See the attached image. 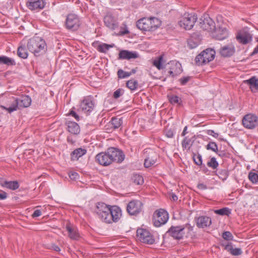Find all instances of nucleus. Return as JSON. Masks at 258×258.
Segmentation results:
<instances>
[{
	"label": "nucleus",
	"mask_w": 258,
	"mask_h": 258,
	"mask_svg": "<svg viewBox=\"0 0 258 258\" xmlns=\"http://www.w3.org/2000/svg\"><path fill=\"white\" fill-rule=\"evenodd\" d=\"M168 214L164 210L156 211L154 214L153 220L156 227H159L165 224L168 220Z\"/></svg>",
	"instance_id": "8"
},
{
	"label": "nucleus",
	"mask_w": 258,
	"mask_h": 258,
	"mask_svg": "<svg viewBox=\"0 0 258 258\" xmlns=\"http://www.w3.org/2000/svg\"><path fill=\"white\" fill-rule=\"evenodd\" d=\"M184 227L183 226H171L167 233L176 239H181L184 235Z\"/></svg>",
	"instance_id": "15"
},
{
	"label": "nucleus",
	"mask_w": 258,
	"mask_h": 258,
	"mask_svg": "<svg viewBox=\"0 0 258 258\" xmlns=\"http://www.w3.org/2000/svg\"><path fill=\"white\" fill-rule=\"evenodd\" d=\"M190 79V77H183L182 78H181L180 79V83L182 85H184L185 84H186V83L189 81Z\"/></svg>",
	"instance_id": "52"
},
{
	"label": "nucleus",
	"mask_w": 258,
	"mask_h": 258,
	"mask_svg": "<svg viewBox=\"0 0 258 258\" xmlns=\"http://www.w3.org/2000/svg\"><path fill=\"white\" fill-rule=\"evenodd\" d=\"M197 17L193 14H184L179 21V26L185 30H190L194 26Z\"/></svg>",
	"instance_id": "7"
},
{
	"label": "nucleus",
	"mask_w": 258,
	"mask_h": 258,
	"mask_svg": "<svg viewBox=\"0 0 258 258\" xmlns=\"http://www.w3.org/2000/svg\"><path fill=\"white\" fill-rule=\"evenodd\" d=\"M206 149L216 152L218 151V146L215 142H209L206 146Z\"/></svg>",
	"instance_id": "41"
},
{
	"label": "nucleus",
	"mask_w": 258,
	"mask_h": 258,
	"mask_svg": "<svg viewBox=\"0 0 258 258\" xmlns=\"http://www.w3.org/2000/svg\"><path fill=\"white\" fill-rule=\"evenodd\" d=\"M154 164L153 162H144V167L149 168Z\"/></svg>",
	"instance_id": "60"
},
{
	"label": "nucleus",
	"mask_w": 258,
	"mask_h": 258,
	"mask_svg": "<svg viewBox=\"0 0 258 258\" xmlns=\"http://www.w3.org/2000/svg\"><path fill=\"white\" fill-rule=\"evenodd\" d=\"M132 179L137 184H142L144 182L143 177L139 174H133Z\"/></svg>",
	"instance_id": "38"
},
{
	"label": "nucleus",
	"mask_w": 258,
	"mask_h": 258,
	"mask_svg": "<svg viewBox=\"0 0 258 258\" xmlns=\"http://www.w3.org/2000/svg\"><path fill=\"white\" fill-rule=\"evenodd\" d=\"M26 5L30 10L37 12L45 7L46 3L44 0H28Z\"/></svg>",
	"instance_id": "17"
},
{
	"label": "nucleus",
	"mask_w": 258,
	"mask_h": 258,
	"mask_svg": "<svg viewBox=\"0 0 258 258\" xmlns=\"http://www.w3.org/2000/svg\"><path fill=\"white\" fill-rule=\"evenodd\" d=\"M207 134L210 136H212L215 138H217L219 136V134L217 133H215L213 130H209L207 131Z\"/></svg>",
	"instance_id": "49"
},
{
	"label": "nucleus",
	"mask_w": 258,
	"mask_h": 258,
	"mask_svg": "<svg viewBox=\"0 0 258 258\" xmlns=\"http://www.w3.org/2000/svg\"><path fill=\"white\" fill-rule=\"evenodd\" d=\"M18 55L22 58H27L28 56V53L25 46H20L18 48Z\"/></svg>",
	"instance_id": "32"
},
{
	"label": "nucleus",
	"mask_w": 258,
	"mask_h": 258,
	"mask_svg": "<svg viewBox=\"0 0 258 258\" xmlns=\"http://www.w3.org/2000/svg\"><path fill=\"white\" fill-rule=\"evenodd\" d=\"M0 184L2 186L8 188L12 190H15L19 188V183L16 181H2L0 182Z\"/></svg>",
	"instance_id": "29"
},
{
	"label": "nucleus",
	"mask_w": 258,
	"mask_h": 258,
	"mask_svg": "<svg viewBox=\"0 0 258 258\" xmlns=\"http://www.w3.org/2000/svg\"><path fill=\"white\" fill-rule=\"evenodd\" d=\"M214 213L222 216L227 215L228 216L231 214L230 210L228 208H223L221 209L216 210L214 211Z\"/></svg>",
	"instance_id": "39"
},
{
	"label": "nucleus",
	"mask_w": 258,
	"mask_h": 258,
	"mask_svg": "<svg viewBox=\"0 0 258 258\" xmlns=\"http://www.w3.org/2000/svg\"><path fill=\"white\" fill-rule=\"evenodd\" d=\"M196 224L199 228H204L211 225L212 220L211 218L207 216H200L196 220Z\"/></svg>",
	"instance_id": "20"
},
{
	"label": "nucleus",
	"mask_w": 258,
	"mask_h": 258,
	"mask_svg": "<svg viewBox=\"0 0 258 258\" xmlns=\"http://www.w3.org/2000/svg\"><path fill=\"white\" fill-rule=\"evenodd\" d=\"M126 86L131 90H135L138 86V82L134 79H131L126 82Z\"/></svg>",
	"instance_id": "36"
},
{
	"label": "nucleus",
	"mask_w": 258,
	"mask_h": 258,
	"mask_svg": "<svg viewBox=\"0 0 258 258\" xmlns=\"http://www.w3.org/2000/svg\"><path fill=\"white\" fill-rule=\"evenodd\" d=\"M80 25V20L76 15L71 14L68 15L66 20V26L67 29L75 31L78 29Z\"/></svg>",
	"instance_id": "12"
},
{
	"label": "nucleus",
	"mask_w": 258,
	"mask_h": 258,
	"mask_svg": "<svg viewBox=\"0 0 258 258\" xmlns=\"http://www.w3.org/2000/svg\"><path fill=\"white\" fill-rule=\"evenodd\" d=\"M66 229L68 232L69 237L73 240H77L79 237L77 229L69 224L66 225Z\"/></svg>",
	"instance_id": "26"
},
{
	"label": "nucleus",
	"mask_w": 258,
	"mask_h": 258,
	"mask_svg": "<svg viewBox=\"0 0 258 258\" xmlns=\"http://www.w3.org/2000/svg\"><path fill=\"white\" fill-rule=\"evenodd\" d=\"M196 159H198L199 161H202V156L199 154H194L193 155L194 161H196Z\"/></svg>",
	"instance_id": "54"
},
{
	"label": "nucleus",
	"mask_w": 258,
	"mask_h": 258,
	"mask_svg": "<svg viewBox=\"0 0 258 258\" xmlns=\"http://www.w3.org/2000/svg\"><path fill=\"white\" fill-rule=\"evenodd\" d=\"M87 150L81 148L75 149L71 154V158L72 160H78L79 159L85 155Z\"/></svg>",
	"instance_id": "28"
},
{
	"label": "nucleus",
	"mask_w": 258,
	"mask_h": 258,
	"mask_svg": "<svg viewBox=\"0 0 258 258\" xmlns=\"http://www.w3.org/2000/svg\"><path fill=\"white\" fill-rule=\"evenodd\" d=\"M168 99L170 102L172 104H177L180 105L181 103V99L176 95H170L168 96Z\"/></svg>",
	"instance_id": "34"
},
{
	"label": "nucleus",
	"mask_w": 258,
	"mask_h": 258,
	"mask_svg": "<svg viewBox=\"0 0 258 258\" xmlns=\"http://www.w3.org/2000/svg\"><path fill=\"white\" fill-rule=\"evenodd\" d=\"M20 109L29 107L31 103V98L27 95H23L20 98H16Z\"/></svg>",
	"instance_id": "25"
},
{
	"label": "nucleus",
	"mask_w": 258,
	"mask_h": 258,
	"mask_svg": "<svg viewBox=\"0 0 258 258\" xmlns=\"http://www.w3.org/2000/svg\"><path fill=\"white\" fill-rule=\"evenodd\" d=\"M110 206L104 203H98L96 205V213L99 219L105 223V217H107L110 212Z\"/></svg>",
	"instance_id": "10"
},
{
	"label": "nucleus",
	"mask_w": 258,
	"mask_h": 258,
	"mask_svg": "<svg viewBox=\"0 0 258 258\" xmlns=\"http://www.w3.org/2000/svg\"><path fill=\"white\" fill-rule=\"evenodd\" d=\"M70 178L72 180H76L78 179H79V174L76 172H73L69 174Z\"/></svg>",
	"instance_id": "47"
},
{
	"label": "nucleus",
	"mask_w": 258,
	"mask_h": 258,
	"mask_svg": "<svg viewBox=\"0 0 258 258\" xmlns=\"http://www.w3.org/2000/svg\"><path fill=\"white\" fill-rule=\"evenodd\" d=\"M242 124L246 128L253 129L258 125V117L253 114H247L243 117Z\"/></svg>",
	"instance_id": "11"
},
{
	"label": "nucleus",
	"mask_w": 258,
	"mask_h": 258,
	"mask_svg": "<svg viewBox=\"0 0 258 258\" xmlns=\"http://www.w3.org/2000/svg\"><path fill=\"white\" fill-rule=\"evenodd\" d=\"M143 204L140 201H132L127 205V212L131 215L139 213L142 209Z\"/></svg>",
	"instance_id": "16"
},
{
	"label": "nucleus",
	"mask_w": 258,
	"mask_h": 258,
	"mask_svg": "<svg viewBox=\"0 0 258 258\" xmlns=\"http://www.w3.org/2000/svg\"><path fill=\"white\" fill-rule=\"evenodd\" d=\"M104 22L107 28L112 31H115L114 34L116 35H122L129 32L127 30L122 31L121 28H119L118 19L110 13H107L104 17Z\"/></svg>",
	"instance_id": "5"
},
{
	"label": "nucleus",
	"mask_w": 258,
	"mask_h": 258,
	"mask_svg": "<svg viewBox=\"0 0 258 258\" xmlns=\"http://www.w3.org/2000/svg\"><path fill=\"white\" fill-rule=\"evenodd\" d=\"M66 123L68 126V131L69 132L75 135H77L80 133V126L77 123L72 121H68Z\"/></svg>",
	"instance_id": "27"
},
{
	"label": "nucleus",
	"mask_w": 258,
	"mask_h": 258,
	"mask_svg": "<svg viewBox=\"0 0 258 258\" xmlns=\"http://www.w3.org/2000/svg\"><path fill=\"white\" fill-rule=\"evenodd\" d=\"M0 64H5L8 66H12L16 65L15 60L11 57L5 55L0 56Z\"/></svg>",
	"instance_id": "30"
},
{
	"label": "nucleus",
	"mask_w": 258,
	"mask_h": 258,
	"mask_svg": "<svg viewBox=\"0 0 258 258\" xmlns=\"http://www.w3.org/2000/svg\"><path fill=\"white\" fill-rule=\"evenodd\" d=\"M248 178L252 183H255L258 182V174L250 172L248 174Z\"/></svg>",
	"instance_id": "42"
},
{
	"label": "nucleus",
	"mask_w": 258,
	"mask_h": 258,
	"mask_svg": "<svg viewBox=\"0 0 258 258\" xmlns=\"http://www.w3.org/2000/svg\"><path fill=\"white\" fill-rule=\"evenodd\" d=\"M27 48L36 57L45 54L47 51V44L41 37L35 36L28 41Z\"/></svg>",
	"instance_id": "2"
},
{
	"label": "nucleus",
	"mask_w": 258,
	"mask_h": 258,
	"mask_svg": "<svg viewBox=\"0 0 258 258\" xmlns=\"http://www.w3.org/2000/svg\"><path fill=\"white\" fill-rule=\"evenodd\" d=\"M193 141L191 139L185 137L182 142V146L184 150H189L192 146Z\"/></svg>",
	"instance_id": "33"
},
{
	"label": "nucleus",
	"mask_w": 258,
	"mask_h": 258,
	"mask_svg": "<svg viewBox=\"0 0 258 258\" xmlns=\"http://www.w3.org/2000/svg\"><path fill=\"white\" fill-rule=\"evenodd\" d=\"M170 198L173 201H176L178 199L177 196L175 194H174V193H171V194Z\"/></svg>",
	"instance_id": "59"
},
{
	"label": "nucleus",
	"mask_w": 258,
	"mask_h": 258,
	"mask_svg": "<svg viewBox=\"0 0 258 258\" xmlns=\"http://www.w3.org/2000/svg\"><path fill=\"white\" fill-rule=\"evenodd\" d=\"M3 108L8 111L9 113H11L14 111L17 110L18 109H20L18 102L17 101L16 98H14L13 101L11 102V104L9 107H6L4 106H2Z\"/></svg>",
	"instance_id": "31"
},
{
	"label": "nucleus",
	"mask_w": 258,
	"mask_h": 258,
	"mask_svg": "<svg viewBox=\"0 0 258 258\" xmlns=\"http://www.w3.org/2000/svg\"><path fill=\"white\" fill-rule=\"evenodd\" d=\"M213 37L216 39L222 40L228 37V31L225 27H219L218 28H216L213 30L211 33Z\"/></svg>",
	"instance_id": "18"
},
{
	"label": "nucleus",
	"mask_w": 258,
	"mask_h": 258,
	"mask_svg": "<svg viewBox=\"0 0 258 258\" xmlns=\"http://www.w3.org/2000/svg\"><path fill=\"white\" fill-rule=\"evenodd\" d=\"M257 41H258V37L257 38ZM257 53H258V45L254 49L253 52L251 53V55H254Z\"/></svg>",
	"instance_id": "61"
},
{
	"label": "nucleus",
	"mask_w": 258,
	"mask_h": 258,
	"mask_svg": "<svg viewBox=\"0 0 258 258\" xmlns=\"http://www.w3.org/2000/svg\"><path fill=\"white\" fill-rule=\"evenodd\" d=\"M165 134L168 138H172L174 135L173 132L171 130H167Z\"/></svg>",
	"instance_id": "55"
},
{
	"label": "nucleus",
	"mask_w": 258,
	"mask_h": 258,
	"mask_svg": "<svg viewBox=\"0 0 258 258\" xmlns=\"http://www.w3.org/2000/svg\"><path fill=\"white\" fill-rule=\"evenodd\" d=\"M215 51L212 48H207L202 51L195 58V63L198 66L206 64L213 60L215 56Z\"/></svg>",
	"instance_id": "6"
},
{
	"label": "nucleus",
	"mask_w": 258,
	"mask_h": 258,
	"mask_svg": "<svg viewBox=\"0 0 258 258\" xmlns=\"http://www.w3.org/2000/svg\"><path fill=\"white\" fill-rule=\"evenodd\" d=\"M201 27L205 30L212 32L215 29V22L209 17L205 18L202 22H200Z\"/></svg>",
	"instance_id": "19"
},
{
	"label": "nucleus",
	"mask_w": 258,
	"mask_h": 258,
	"mask_svg": "<svg viewBox=\"0 0 258 258\" xmlns=\"http://www.w3.org/2000/svg\"><path fill=\"white\" fill-rule=\"evenodd\" d=\"M198 166H200L201 170L205 173H207L208 170L206 168L205 165L203 164V162H195Z\"/></svg>",
	"instance_id": "48"
},
{
	"label": "nucleus",
	"mask_w": 258,
	"mask_h": 258,
	"mask_svg": "<svg viewBox=\"0 0 258 258\" xmlns=\"http://www.w3.org/2000/svg\"><path fill=\"white\" fill-rule=\"evenodd\" d=\"M121 216V210L117 206L110 207V212L107 217H105V223H111L117 222Z\"/></svg>",
	"instance_id": "13"
},
{
	"label": "nucleus",
	"mask_w": 258,
	"mask_h": 258,
	"mask_svg": "<svg viewBox=\"0 0 258 258\" xmlns=\"http://www.w3.org/2000/svg\"><path fill=\"white\" fill-rule=\"evenodd\" d=\"M131 73L123 71L122 70L120 69L117 72V76L119 79H124L130 77Z\"/></svg>",
	"instance_id": "40"
},
{
	"label": "nucleus",
	"mask_w": 258,
	"mask_h": 258,
	"mask_svg": "<svg viewBox=\"0 0 258 258\" xmlns=\"http://www.w3.org/2000/svg\"><path fill=\"white\" fill-rule=\"evenodd\" d=\"M7 197V194L6 192L3 191L0 192V200H3L6 199Z\"/></svg>",
	"instance_id": "57"
},
{
	"label": "nucleus",
	"mask_w": 258,
	"mask_h": 258,
	"mask_svg": "<svg viewBox=\"0 0 258 258\" xmlns=\"http://www.w3.org/2000/svg\"><path fill=\"white\" fill-rule=\"evenodd\" d=\"M244 83L247 84L253 92H258V78L253 76L248 80H244Z\"/></svg>",
	"instance_id": "21"
},
{
	"label": "nucleus",
	"mask_w": 258,
	"mask_h": 258,
	"mask_svg": "<svg viewBox=\"0 0 258 258\" xmlns=\"http://www.w3.org/2000/svg\"><path fill=\"white\" fill-rule=\"evenodd\" d=\"M222 246L224 247V248L225 250L230 252V253L231 252V251L232 250V249L233 248L231 243H229L226 244H224V243H222Z\"/></svg>",
	"instance_id": "46"
},
{
	"label": "nucleus",
	"mask_w": 258,
	"mask_h": 258,
	"mask_svg": "<svg viewBox=\"0 0 258 258\" xmlns=\"http://www.w3.org/2000/svg\"><path fill=\"white\" fill-rule=\"evenodd\" d=\"M137 236L139 240L145 243L152 244L155 242L152 234L146 229H138L137 231Z\"/></svg>",
	"instance_id": "9"
},
{
	"label": "nucleus",
	"mask_w": 258,
	"mask_h": 258,
	"mask_svg": "<svg viewBox=\"0 0 258 258\" xmlns=\"http://www.w3.org/2000/svg\"><path fill=\"white\" fill-rule=\"evenodd\" d=\"M122 123V121L121 118L113 117L111 119V124L114 129L118 128L121 125Z\"/></svg>",
	"instance_id": "35"
},
{
	"label": "nucleus",
	"mask_w": 258,
	"mask_h": 258,
	"mask_svg": "<svg viewBox=\"0 0 258 258\" xmlns=\"http://www.w3.org/2000/svg\"><path fill=\"white\" fill-rule=\"evenodd\" d=\"M186 126L184 127L183 132L182 133V136H184L186 134Z\"/></svg>",
	"instance_id": "63"
},
{
	"label": "nucleus",
	"mask_w": 258,
	"mask_h": 258,
	"mask_svg": "<svg viewBox=\"0 0 258 258\" xmlns=\"http://www.w3.org/2000/svg\"><path fill=\"white\" fill-rule=\"evenodd\" d=\"M114 45H109L106 43L99 45L97 47V50L101 52L106 53L110 48L113 47Z\"/></svg>",
	"instance_id": "37"
},
{
	"label": "nucleus",
	"mask_w": 258,
	"mask_h": 258,
	"mask_svg": "<svg viewBox=\"0 0 258 258\" xmlns=\"http://www.w3.org/2000/svg\"><path fill=\"white\" fill-rule=\"evenodd\" d=\"M41 215V212L39 210H36L34 211L33 214H32L33 217H37L40 216Z\"/></svg>",
	"instance_id": "56"
},
{
	"label": "nucleus",
	"mask_w": 258,
	"mask_h": 258,
	"mask_svg": "<svg viewBox=\"0 0 258 258\" xmlns=\"http://www.w3.org/2000/svg\"><path fill=\"white\" fill-rule=\"evenodd\" d=\"M199 189H207V186L206 185H205L203 183H199L198 184V186H197Z\"/></svg>",
	"instance_id": "58"
},
{
	"label": "nucleus",
	"mask_w": 258,
	"mask_h": 258,
	"mask_svg": "<svg viewBox=\"0 0 258 258\" xmlns=\"http://www.w3.org/2000/svg\"><path fill=\"white\" fill-rule=\"evenodd\" d=\"M230 253L233 255L237 256L242 253V251L239 248H233Z\"/></svg>",
	"instance_id": "45"
},
{
	"label": "nucleus",
	"mask_w": 258,
	"mask_h": 258,
	"mask_svg": "<svg viewBox=\"0 0 258 258\" xmlns=\"http://www.w3.org/2000/svg\"><path fill=\"white\" fill-rule=\"evenodd\" d=\"M138 54L136 52H131L126 50H121L118 54L119 59H130L138 57Z\"/></svg>",
	"instance_id": "24"
},
{
	"label": "nucleus",
	"mask_w": 258,
	"mask_h": 258,
	"mask_svg": "<svg viewBox=\"0 0 258 258\" xmlns=\"http://www.w3.org/2000/svg\"><path fill=\"white\" fill-rule=\"evenodd\" d=\"M111 162H99L100 164L103 166H107L110 164Z\"/></svg>",
	"instance_id": "62"
},
{
	"label": "nucleus",
	"mask_w": 258,
	"mask_h": 258,
	"mask_svg": "<svg viewBox=\"0 0 258 258\" xmlns=\"http://www.w3.org/2000/svg\"><path fill=\"white\" fill-rule=\"evenodd\" d=\"M54 249L56 251H58L60 250V248L57 246H55L54 247Z\"/></svg>",
	"instance_id": "64"
},
{
	"label": "nucleus",
	"mask_w": 258,
	"mask_h": 258,
	"mask_svg": "<svg viewBox=\"0 0 258 258\" xmlns=\"http://www.w3.org/2000/svg\"><path fill=\"white\" fill-rule=\"evenodd\" d=\"M125 155L123 152L115 148H110L107 152L100 153L96 156V161H107L109 159L111 161H123Z\"/></svg>",
	"instance_id": "3"
},
{
	"label": "nucleus",
	"mask_w": 258,
	"mask_h": 258,
	"mask_svg": "<svg viewBox=\"0 0 258 258\" xmlns=\"http://www.w3.org/2000/svg\"><path fill=\"white\" fill-rule=\"evenodd\" d=\"M161 24V21L155 17L143 18L136 23L137 28L143 31H155Z\"/></svg>",
	"instance_id": "4"
},
{
	"label": "nucleus",
	"mask_w": 258,
	"mask_h": 258,
	"mask_svg": "<svg viewBox=\"0 0 258 258\" xmlns=\"http://www.w3.org/2000/svg\"><path fill=\"white\" fill-rule=\"evenodd\" d=\"M220 52L223 56L229 57L235 52L234 46L232 44L225 45L221 48Z\"/></svg>",
	"instance_id": "23"
},
{
	"label": "nucleus",
	"mask_w": 258,
	"mask_h": 258,
	"mask_svg": "<svg viewBox=\"0 0 258 258\" xmlns=\"http://www.w3.org/2000/svg\"><path fill=\"white\" fill-rule=\"evenodd\" d=\"M153 65L158 70H161L166 68L169 77H174L180 74L182 72L181 64L176 60H171L166 63L164 59V55H161L153 60Z\"/></svg>",
	"instance_id": "1"
},
{
	"label": "nucleus",
	"mask_w": 258,
	"mask_h": 258,
	"mask_svg": "<svg viewBox=\"0 0 258 258\" xmlns=\"http://www.w3.org/2000/svg\"><path fill=\"white\" fill-rule=\"evenodd\" d=\"M94 107V103L92 100L89 97L85 98L80 103L78 110L84 113H87L93 110Z\"/></svg>",
	"instance_id": "14"
},
{
	"label": "nucleus",
	"mask_w": 258,
	"mask_h": 258,
	"mask_svg": "<svg viewBox=\"0 0 258 258\" xmlns=\"http://www.w3.org/2000/svg\"><path fill=\"white\" fill-rule=\"evenodd\" d=\"M187 45L189 48L192 49L196 48L199 45V43L191 38L187 40Z\"/></svg>",
	"instance_id": "43"
},
{
	"label": "nucleus",
	"mask_w": 258,
	"mask_h": 258,
	"mask_svg": "<svg viewBox=\"0 0 258 258\" xmlns=\"http://www.w3.org/2000/svg\"><path fill=\"white\" fill-rule=\"evenodd\" d=\"M69 115H72L74 117L77 121L79 120L80 117L77 114V113L74 111L73 109L70 111L69 113Z\"/></svg>",
	"instance_id": "50"
},
{
	"label": "nucleus",
	"mask_w": 258,
	"mask_h": 258,
	"mask_svg": "<svg viewBox=\"0 0 258 258\" xmlns=\"http://www.w3.org/2000/svg\"><path fill=\"white\" fill-rule=\"evenodd\" d=\"M236 38L239 42L247 44L251 40V36L247 32L242 31L238 33Z\"/></svg>",
	"instance_id": "22"
},
{
	"label": "nucleus",
	"mask_w": 258,
	"mask_h": 258,
	"mask_svg": "<svg viewBox=\"0 0 258 258\" xmlns=\"http://www.w3.org/2000/svg\"><path fill=\"white\" fill-rule=\"evenodd\" d=\"M222 237L226 240H232L233 236L231 232L229 231H225L222 234Z\"/></svg>",
	"instance_id": "44"
},
{
	"label": "nucleus",
	"mask_w": 258,
	"mask_h": 258,
	"mask_svg": "<svg viewBox=\"0 0 258 258\" xmlns=\"http://www.w3.org/2000/svg\"><path fill=\"white\" fill-rule=\"evenodd\" d=\"M121 90L120 89H117L113 93V97L114 98H118L121 96Z\"/></svg>",
	"instance_id": "53"
},
{
	"label": "nucleus",
	"mask_w": 258,
	"mask_h": 258,
	"mask_svg": "<svg viewBox=\"0 0 258 258\" xmlns=\"http://www.w3.org/2000/svg\"><path fill=\"white\" fill-rule=\"evenodd\" d=\"M207 166L213 169H215L218 166V162H207Z\"/></svg>",
	"instance_id": "51"
}]
</instances>
